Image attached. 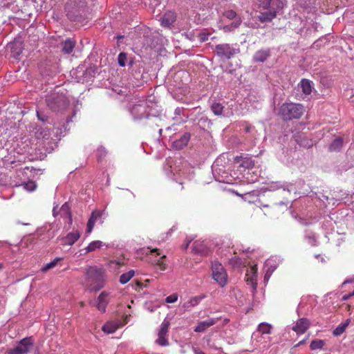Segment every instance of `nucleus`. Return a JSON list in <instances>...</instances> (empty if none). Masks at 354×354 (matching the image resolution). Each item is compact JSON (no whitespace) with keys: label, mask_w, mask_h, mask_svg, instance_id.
Segmentation results:
<instances>
[{"label":"nucleus","mask_w":354,"mask_h":354,"mask_svg":"<svg viewBox=\"0 0 354 354\" xmlns=\"http://www.w3.org/2000/svg\"><path fill=\"white\" fill-rule=\"evenodd\" d=\"M257 265L252 266L247 268L245 279L248 286H251L252 288H256V286H257Z\"/></svg>","instance_id":"9"},{"label":"nucleus","mask_w":354,"mask_h":354,"mask_svg":"<svg viewBox=\"0 0 354 354\" xmlns=\"http://www.w3.org/2000/svg\"><path fill=\"white\" fill-rule=\"evenodd\" d=\"M177 299H178L177 295L176 294H173V295L168 296L165 300H166V302H167V303H174L175 301H177Z\"/></svg>","instance_id":"37"},{"label":"nucleus","mask_w":354,"mask_h":354,"mask_svg":"<svg viewBox=\"0 0 354 354\" xmlns=\"http://www.w3.org/2000/svg\"><path fill=\"white\" fill-rule=\"evenodd\" d=\"M148 249L150 250V254L151 255L153 256L155 259L153 260H151L152 263L155 266H158V268L164 271L166 270L167 265L165 263V259H167V257L165 254H162L160 252V250L157 248L151 249L149 247H148Z\"/></svg>","instance_id":"7"},{"label":"nucleus","mask_w":354,"mask_h":354,"mask_svg":"<svg viewBox=\"0 0 354 354\" xmlns=\"http://www.w3.org/2000/svg\"><path fill=\"white\" fill-rule=\"evenodd\" d=\"M223 106L220 103H214L211 106V109L216 115H221L223 111Z\"/></svg>","instance_id":"32"},{"label":"nucleus","mask_w":354,"mask_h":354,"mask_svg":"<svg viewBox=\"0 0 354 354\" xmlns=\"http://www.w3.org/2000/svg\"><path fill=\"white\" fill-rule=\"evenodd\" d=\"M62 52L65 54H70L73 50L75 41L71 39H67L62 43Z\"/></svg>","instance_id":"21"},{"label":"nucleus","mask_w":354,"mask_h":354,"mask_svg":"<svg viewBox=\"0 0 354 354\" xmlns=\"http://www.w3.org/2000/svg\"><path fill=\"white\" fill-rule=\"evenodd\" d=\"M176 20V15L173 12H166L161 18V25L164 27H169Z\"/></svg>","instance_id":"16"},{"label":"nucleus","mask_w":354,"mask_h":354,"mask_svg":"<svg viewBox=\"0 0 354 354\" xmlns=\"http://www.w3.org/2000/svg\"><path fill=\"white\" fill-rule=\"evenodd\" d=\"M310 327V322L306 318L299 319L292 326V330L297 334H304Z\"/></svg>","instance_id":"11"},{"label":"nucleus","mask_w":354,"mask_h":354,"mask_svg":"<svg viewBox=\"0 0 354 354\" xmlns=\"http://www.w3.org/2000/svg\"><path fill=\"white\" fill-rule=\"evenodd\" d=\"M47 106L53 111H62L67 109L69 102L65 95L53 93L46 99Z\"/></svg>","instance_id":"3"},{"label":"nucleus","mask_w":354,"mask_h":354,"mask_svg":"<svg viewBox=\"0 0 354 354\" xmlns=\"http://www.w3.org/2000/svg\"><path fill=\"white\" fill-rule=\"evenodd\" d=\"M305 111L302 104L298 103H283L279 109V115L283 120L290 121L299 119Z\"/></svg>","instance_id":"2"},{"label":"nucleus","mask_w":354,"mask_h":354,"mask_svg":"<svg viewBox=\"0 0 354 354\" xmlns=\"http://www.w3.org/2000/svg\"><path fill=\"white\" fill-rule=\"evenodd\" d=\"M118 64L120 66H125L127 61V55L124 53H120L118 55Z\"/></svg>","instance_id":"35"},{"label":"nucleus","mask_w":354,"mask_h":354,"mask_svg":"<svg viewBox=\"0 0 354 354\" xmlns=\"http://www.w3.org/2000/svg\"><path fill=\"white\" fill-rule=\"evenodd\" d=\"M192 250L195 253H198L203 256L207 255L209 252V250L205 242L199 240L194 242Z\"/></svg>","instance_id":"14"},{"label":"nucleus","mask_w":354,"mask_h":354,"mask_svg":"<svg viewBox=\"0 0 354 354\" xmlns=\"http://www.w3.org/2000/svg\"><path fill=\"white\" fill-rule=\"evenodd\" d=\"M326 342L323 339H315L310 343V347L311 350L321 349L325 345Z\"/></svg>","instance_id":"28"},{"label":"nucleus","mask_w":354,"mask_h":354,"mask_svg":"<svg viewBox=\"0 0 354 354\" xmlns=\"http://www.w3.org/2000/svg\"><path fill=\"white\" fill-rule=\"evenodd\" d=\"M34 340L30 337H25L17 343L15 347L8 351V354H27L32 348Z\"/></svg>","instance_id":"4"},{"label":"nucleus","mask_w":354,"mask_h":354,"mask_svg":"<svg viewBox=\"0 0 354 354\" xmlns=\"http://www.w3.org/2000/svg\"><path fill=\"white\" fill-rule=\"evenodd\" d=\"M53 214L55 217H56L58 214V212H57L56 207H54L53 209Z\"/></svg>","instance_id":"43"},{"label":"nucleus","mask_w":354,"mask_h":354,"mask_svg":"<svg viewBox=\"0 0 354 354\" xmlns=\"http://www.w3.org/2000/svg\"><path fill=\"white\" fill-rule=\"evenodd\" d=\"M347 283H352V284L354 283V277H352V278L345 280L342 283V285H346Z\"/></svg>","instance_id":"40"},{"label":"nucleus","mask_w":354,"mask_h":354,"mask_svg":"<svg viewBox=\"0 0 354 354\" xmlns=\"http://www.w3.org/2000/svg\"><path fill=\"white\" fill-rule=\"evenodd\" d=\"M106 155V151L103 147H100L97 149V157L99 161H101Z\"/></svg>","instance_id":"34"},{"label":"nucleus","mask_w":354,"mask_h":354,"mask_svg":"<svg viewBox=\"0 0 354 354\" xmlns=\"http://www.w3.org/2000/svg\"><path fill=\"white\" fill-rule=\"evenodd\" d=\"M37 115L39 120H40L43 122L46 121V119L44 117H41L38 111H37Z\"/></svg>","instance_id":"42"},{"label":"nucleus","mask_w":354,"mask_h":354,"mask_svg":"<svg viewBox=\"0 0 354 354\" xmlns=\"http://www.w3.org/2000/svg\"><path fill=\"white\" fill-rule=\"evenodd\" d=\"M190 134L188 133H184L179 139L173 142V147L177 150H180L186 147L189 141Z\"/></svg>","instance_id":"15"},{"label":"nucleus","mask_w":354,"mask_h":354,"mask_svg":"<svg viewBox=\"0 0 354 354\" xmlns=\"http://www.w3.org/2000/svg\"><path fill=\"white\" fill-rule=\"evenodd\" d=\"M169 326V321L164 319L158 332V338L156 339V344L160 346H167L169 345L168 331Z\"/></svg>","instance_id":"6"},{"label":"nucleus","mask_w":354,"mask_h":354,"mask_svg":"<svg viewBox=\"0 0 354 354\" xmlns=\"http://www.w3.org/2000/svg\"><path fill=\"white\" fill-rule=\"evenodd\" d=\"M122 37H123V36H118V39H122Z\"/></svg>","instance_id":"52"},{"label":"nucleus","mask_w":354,"mask_h":354,"mask_svg":"<svg viewBox=\"0 0 354 354\" xmlns=\"http://www.w3.org/2000/svg\"><path fill=\"white\" fill-rule=\"evenodd\" d=\"M134 275L133 270H129V272L122 274L120 277V282L122 284H125L127 283Z\"/></svg>","instance_id":"30"},{"label":"nucleus","mask_w":354,"mask_h":354,"mask_svg":"<svg viewBox=\"0 0 354 354\" xmlns=\"http://www.w3.org/2000/svg\"><path fill=\"white\" fill-rule=\"evenodd\" d=\"M203 298V297H196L190 299L189 303L191 306H196L197 305L200 301Z\"/></svg>","instance_id":"38"},{"label":"nucleus","mask_w":354,"mask_h":354,"mask_svg":"<svg viewBox=\"0 0 354 354\" xmlns=\"http://www.w3.org/2000/svg\"><path fill=\"white\" fill-rule=\"evenodd\" d=\"M137 285L138 286H141L142 283L140 281H137Z\"/></svg>","instance_id":"49"},{"label":"nucleus","mask_w":354,"mask_h":354,"mask_svg":"<svg viewBox=\"0 0 354 354\" xmlns=\"http://www.w3.org/2000/svg\"><path fill=\"white\" fill-rule=\"evenodd\" d=\"M205 39H207V36L206 37V36H205V35H204V36L202 37V40H203V41H205Z\"/></svg>","instance_id":"47"},{"label":"nucleus","mask_w":354,"mask_h":354,"mask_svg":"<svg viewBox=\"0 0 354 354\" xmlns=\"http://www.w3.org/2000/svg\"><path fill=\"white\" fill-rule=\"evenodd\" d=\"M241 24V18L236 19V20L230 25L225 26L223 29L225 32H230L234 30V29L237 28Z\"/></svg>","instance_id":"27"},{"label":"nucleus","mask_w":354,"mask_h":354,"mask_svg":"<svg viewBox=\"0 0 354 354\" xmlns=\"http://www.w3.org/2000/svg\"><path fill=\"white\" fill-rule=\"evenodd\" d=\"M215 50L218 56L227 59H230L235 53V50L228 44L216 45Z\"/></svg>","instance_id":"8"},{"label":"nucleus","mask_w":354,"mask_h":354,"mask_svg":"<svg viewBox=\"0 0 354 354\" xmlns=\"http://www.w3.org/2000/svg\"><path fill=\"white\" fill-rule=\"evenodd\" d=\"M306 341V339H303V340L300 341V342H299L296 345V346H301V345H302V344H305Z\"/></svg>","instance_id":"44"},{"label":"nucleus","mask_w":354,"mask_h":354,"mask_svg":"<svg viewBox=\"0 0 354 354\" xmlns=\"http://www.w3.org/2000/svg\"><path fill=\"white\" fill-rule=\"evenodd\" d=\"M21 185L24 186V188L28 192H32L37 187L35 182L32 181V180L25 183L22 184Z\"/></svg>","instance_id":"33"},{"label":"nucleus","mask_w":354,"mask_h":354,"mask_svg":"<svg viewBox=\"0 0 354 354\" xmlns=\"http://www.w3.org/2000/svg\"><path fill=\"white\" fill-rule=\"evenodd\" d=\"M250 127H247L245 128V131H246V132H249V131H250Z\"/></svg>","instance_id":"46"},{"label":"nucleus","mask_w":354,"mask_h":354,"mask_svg":"<svg viewBox=\"0 0 354 354\" xmlns=\"http://www.w3.org/2000/svg\"><path fill=\"white\" fill-rule=\"evenodd\" d=\"M270 56L269 50H260L255 53L253 59L255 62H263Z\"/></svg>","instance_id":"20"},{"label":"nucleus","mask_w":354,"mask_h":354,"mask_svg":"<svg viewBox=\"0 0 354 354\" xmlns=\"http://www.w3.org/2000/svg\"><path fill=\"white\" fill-rule=\"evenodd\" d=\"M268 278L269 277L268 276V274H266L264 277V281H268Z\"/></svg>","instance_id":"45"},{"label":"nucleus","mask_w":354,"mask_h":354,"mask_svg":"<svg viewBox=\"0 0 354 354\" xmlns=\"http://www.w3.org/2000/svg\"><path fill=\"white\" fill-rule=\"evenodd\" d=\"M212 277L218 284L223 287L227 282V273L222 266L218 261H214L212 264Z\"/></svg>","instance_id":"5"},{"label":"nucleus","mask_w":354,"mask_h":354,"mask_svg":"<svg viewBox=\"0 0 354 354\" xmlns=\"http://www.w3.org/2000/svg\"><path fill=\"white\" fill-rule=\"evenodd\" d=\"M2 268H3L2 264H0V270H1Z\"/></svg>","instance_id":"53"},{"label":"nucleus","mask_w":354,"mask_h":354,"mask_svg":"<svg viewBox=\"0 0 354 354\" xmlns=\"http://www.w3.org/2000/svg\"><path fill=\"white\" fill-rule=\"evenodd\" d=\"M259 7L261 10L257 18L261 23L270 22L277 15V13L283 8V3L281 0H259Z\"/></svg>","instance_id":"1"},{"label":"nucleus","mask_w":354,"mask_h":354,"mask_svg":"<svg viewBox=\"0 0 354 354\" xmlns=\"http://www.w3.org/2000/svg\"><path fill=\"white\" fill-rule=\"evenodd\" d=\"M103 243L100 241H93L91 242L85 248L86 252H91L100 249L102 247Z\"/></svg>","instance_id":"25"},{"label":"nucleus","mask_w":354,"mask_h":354,"mask_svg":"<svg viewBox=\"0 0 354 354\" xmlns=\"http://www.w3.org/2000/svg\"><path fill=\"white\" fill-rule=\"evenodd\" d=\"M87 274L97 281H102L105 277V270L97 266H92L87 270Z\"/></svg>","instance_id":"12"},{"label":"nucleus","mask_w":354,"mask_h":354,"mask_svg":"<svg viewBox=\"0 0 354 354\" xmlns=\"http://www.w3.org/2000/svg\"><path fill=\"white\" fill-rule=\"evenodd\" d=\"M193 351H194V354H205L203 351H202L201 350L198 349V348H194L193 349Z\"/></svg>","instance_id":"41"},{"label":"nucleus","mask_w":354,"mask_h":354,"mask_svg":"<svg viewBox=\"0 0 354 354\" xmlns=\"http://www.w3.org/2000/svg\"><path fill=\"white\" fill-rule=\"evenodd\" d=\"M107 297L108 293L106 292H102L97 299L96 306L97 309L102 313H104L106 310V306L108 303Z\"/></svg>","instance_id":"19"},{"label":"nucleus","mask_w":354,"mask_h":354,"mask_svg":"<svg viewBox=\"0 0 354 354\" xmlns=\"http://www.w3.org/2000/svg\"><path fill=\"white\" fill-rule=\"evenodd\" d=\"M60 211H61L62 212H66V213H67V212L69 211V207H68V204H67L66 203H64V204L62 206V207H61V209H60Z\"/></svg>","instance_id":"39"},{"label":"nucleus","mask_w":354,"mask_h":354,"mask_svg":"<svg viewBox=\"0 0 354 354\" xmlns=\"http://www.w3.org/2000/svg\"><path fill=\"white\" fill-rule=\"evenodd\" d=\"M234 162L239 164V167L252 169L254 166V161L248 154L237 156L234 158Z\"/></svg>","instance_id":"10"},{"label":"nucleus","mask_w":354,"mask_h":354,"mask_svg":"<svg viewBox=\"0 0 354 354\" xmlns=\"http://www.w3.org/2000/svg\"><path fill=\"white\" fill-rule=\"evenodd\" d=\"M189 243H190V241H189V242L186 244V245H185V249H187V247L189 246Z\"/></svg>","instance_id":"50"},{"label":"nucleus","mask_w":354,"mask_h":354,"mask_svg":"<svg viewBox=\"0 0 354 354\" xmlns=\"http://www.w3.org/2000/svg\"><path fill=\"white\" fill-rule=\"evenodd\" d=\"M224 16L229 19H234L236 18V12L233 10H227L224 12Z\"/></svg>","instance_id":"36"},{"label":"nucleus","mask_w":354,"mask_h":354,"mask_svg":"<svg viewBox=\"0 0 354 354\" xmlns=\"http://www.w3.org/2000/svg\"><path fill=\"white\" fill-rule=\"evenodd\" d=\"M342 146H343V140H342V138L338 137L333 141V142L329 146L328 149L331 152L339 151L342 149Z\"/></svg>","instance_id":"22"},{"label":"nucleus","mask_w":354,"mask_h":354,"mask_svg":"<svg viewBox=\"0 0 354 354\" xmlns=\"http://www.w3.org/2000/svg\"><path fill=\"white\" fill-rule=\"evenodd\" d=\"M220 320L219 317L217 318H211L206 321H203L198 322V325L195 326L194 331L197 333L204 332L209 327L216 324Z\"/></svg>","instance_id":"13"},{"label":"nucleus","mask_w":354,"mask_h":354,"mask_svg":"<svg viewBox=\"0 0 354 354\" xmlns=\"http://www.w3.org/2000/svg\"><path fill=\"white\" fill-rule=\"evenodd\" d=\"M348 320H347L345 323H343V324H341L340 325H339L333 332V334L335 335V336H339L341 334H342L347 326L348 325Z\"/></svg>","instance_id":"31"},{"label":"nucleus","mask_w":354,"mask_h":354,"mask_svg":"<svg viewBox=\"0 0 354 354\" xmlns=\"http://www.w3.org/2000/svg\"><path fill=\"white\" fill-rule=\"evenodd\" d=\"M118 325L113 322H107L102 327V330L108 334H111L115 332L118 329Z\"/></svg>","instance_id":"24"},{"label":"nucleus","mask_w":354,"mask_h":354,"mask_svg":"<svg viewBox=\"0 0 354 354\" xmlns=\"http://www.w3.org/2000/svg\"><path fill=\"white\" fill-rule=\"evenodd\" d=\"M300 85L303 93L306 95L310 94L312 91L311 82L306 79H302Z\"/></svg>","instance_id":"23"},{"label":"nucleus","mask_w":354,"mask_h":354,"mask_svg":"<svg viewBox=\"0 0 354 354\" xmlns=\"http://www.w3.org/2000/svg\"><path fill=\"white\" fill-rule=\"evenodd\" d=\"M272 326L268 323H261L258 326V330L263 334H270L271 333Z\"/></svg>","instance_id":"29"},{"label":"nucleus","mask_w":354,"mask_h":354,"mask_svg":"<svg viewBox=\"0 0 354 354\" xmlns=\"http://www.w3.org/2000/svg\"><path fill=\"white\" fill-rule=\"evenodd\" d=\"M101 214L102 213L100 211H94L92 212L87 223L86 233L89 234L92 232L95 221H97V218H100L101 217Z\"/></svg>","instance_id":"17"},{"label":"nucleus","mask_w":354,"mask_h":354,"mask_svg":"<svg viewBox=\"0 0 354 354\" xmlns=\"http://www.w3.org/2000/svg\"><path fill=\"white\" fill-rule=\"evenodd\" d=\"M68 3H67L65 6V9L66 10L68 8Z\"/></svg>","instance_id":"51"},{"label":"nucleus","mask_w":354,"mask_h":354,"mask_svg":"<svg viewBox=\"0 0 354 354\" xmlns=\"http://www.w3.org/2000/svg\"><path fill=\"white\" fill-rule=\"evenodd\" d=\"M116 263H117L118 265H119V266H120V265H121V264H120L119 262H118V261L116 262Z\"/></svg>","instance_id":"54"},{"label":"nucleus","mask_w":354,"mask_h":354,"mask_svg":"<svg viewBox=\"0 0 354 354\" xmlns=\"http://www.w3.org/2000/svg\"><path fill=\"white\" fill-rule=\"evenodd\" d=\"M80 237V234L78 231H75L68 233L64 239V244L67 245H73Z\"/></svg>","instance_id":"18"},{"label":"nucleus","mask_w":354,"mask_h":354,"mask_svg":"<svg viewBox=\"0 0 354 354\" xmlns=\"http://www.w3.org/2000/svg\"><path fill=\"white\" fill-rule=\"evenodd\" d=\"M228 322H229V319H225L224 320V324H226L227 323H228Z\"/></svg>","instance_id":"48"},{"label":"nucleus","mask_w":354,"mask_h":354,"mask_svg":"<svg viewBox=\"0 0 354 354\" xmlns=\"http://www.w3.org/2000/svg\"><path fill=\"white\" fill-rule=\"evenodd\" d=\"M63 259V258L62 257H57L55 258L53 261H52L50 263H46V265H44L41 268V270L44 272H47L53 268H54L58 263V262H59L60 261H62Z\"/></svg>","instance_id":"26"}]
</instances>
